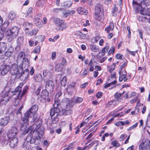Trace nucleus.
Segmentation results:
<instances>
[{
    "mask_svg": "<svg viewBox=\"0 0 150 150\" xmlns=\"http://www.w3.org/2000/svg\"><path fill=\"white\" fill-rule=\"evenodd\" d=\"M54 23L55 24L59 27V30L62 31L66 28L67 25L61 20L58 18H55L54 20Z\"/></svg>",
    "mask_w": 150,
    "mask_h": 150,
    "instance_id": "nucleus-7",
    "label": "nucleus"
},
{
    "mask_svg": "<svg viewBox=\"0 0 150 150\" xmlns=\"http://www.w3.org/2000/svg\"><path fill=\"white\" fill-rule=\"evenodd\" d=\"M18 132L17 128L15 127H12L10 129L8 132L7 136L9 139H11L13 137H16L15 136Z\"/></svg>",
    "mask_w": 150,
    "mask_h": 150,
    "instance_id": "nucleus-13",
    "label": "nucleus"
},
{
    "mask_svg": "<svg viewBox=\"0 0 150 150\" xmlns=\"http://www.w3.org/2000/svg\"><path fill=\"white\" fill-rule=\"evenodd\" d=\"M117 8L115 7H114V8H113V16H115L117 14L116 12L117 11Z\"/></svg>",
    "mask_w": 150,
    "mask_h": 150,
    "instance_id": "nucleus-64",
    "label": "nucleus"
},
{
    "mask_svg": "<svg viewBox=\"0 0 150 150\" xmlns=\"http://www.w3.org/2000/svg\"><path fill=\"white\" fill-rule=\"evenodd\" d=\"M32 26L33 24L31 23L28 22L25 23V26L26 28L25 30H28L29 29H30L32 28Z\"/></svg>",
    "mask_w": 150,
    "mask_h": 150,
    "instance_id": "nucleus-40",
    "label": "nucleus"
},
{
    "mask_svg": "<svg viewBox=\"0 0 150 150\" xmlns=\"http://www.w3.org/2000/svg\"><path fill=\"white\" fill-rule=\"evenodd\" d=\"M103 11V6L100 4H97L95 8V14L102 13Z\"/></svg>",
    "mask_w": 150,
    "mask_h": 150,
    "instance_id": "nucleus-23",
    "label": "nucleus"
},
{
    "mask_svg": "<svg viewBox=\"0 0 150 150\" xmlns=\"http://www.w3.org/2000/svg\"><path fill=\"white\" fill-rule=\"evenodd\" d=\"M128 62L127 60H125V62H124V63L121 65L120 67V70H122V71L123 70V69L126 67L127 64Z\"/></svg>",
    "mask_w": 150,
    "mask_h": 150,
    "instance_id": "nucleus-53",
    "label": "nucleus"
},
{
    "mask_svg": "<svg viewBox=\"0 0 150 150\" xmlns=\"http://www.w3.org/2000/svg\"><path fill=\"white\" fill-rule=\"evenodd\" d=\"M38 109V106L36 105H33L31 108L27 111H29L31 113V114L33 116V118L30 120V122H33L35 121L36 118L35 113Z\"/></svg>",
    "mask_w": 150,
    "mask_h": 150,
    "instance_id": "nucleus-9",
    "label": "nucleus"
},
{
    "mask_svg": "<svg viewBox=\"0 0 150 150\" xmlns=\"http://www.w3.org/2000/svg\"><path fill=\"white\" fill-rule=\"evenodd\" d=\"M10 120L9 117L7 116L1 119L0 122V125L1 126H5L9 122Z\"/></svg>",
    "mask_w": 150,
    "mask_h": 150,
    "instance_id": "nucleus-20",
    "label": "nucleus"
},
{
    "mask_svg": "<svg viewBox=\"0 0 150 150\" xmlns=\"http://www.w3.org/2000/svg\"><path fill=\"white\" fill-rule=\"evenodd\" d=\"M40 47L39 46H37L33 50V52L34 53L39 54L40 52Z\"/></svg>",
    "mask_w": 150,
    "mask_h": 150,
    "instance_id": "nucleus-45",
    "label": "nucleus"
},
{
    "mask_svg": "<svg viewBox=\"0 0 150 150\" xmlns=\"http://www.w3.org/2000/svg\"><path fill=\"white\" fill-rule=\"evenodd\" d=\"M14 93L8 91L6 93L5 96L3 97L0 101V105H3L6 104L8 101L9 98H11L13 95H14Z\"/></svg>",
    "mask_w": 150,
    "mask_h": 150,
    "instance_id": "nucleus-5",
    "label": "nucleus"
},
{
    "mask_svg": "<svg viewBox=\"0 0 150 150\" xmlns=\"http://www.w3.org/2000/svg\"><path fill=\"white\" fill-rule=\"evenodd\" d=\"M38 32V28H34L28 33L26 32V34L28 35L33 36L36 35Z\"/></svg>",
    "mask_w": 150,
    "mask_h": 150,
    "instance_id": "nucleus-29",
    "label": "nucleus"
},
{
    "mask_svg": "<svg viewBox=\"0 0 150 150\" xmlns=\"http://www.w3.org/2000/svg\"><path fill=\"white\" fill-rule=\"evenodd\" d=\"M142 3H144L145 7L149 6L150 4V2L148 0H143Z\"/></svg>",
    "mask_w": 150,
    "mask_h": 150,
    "instance_id": "nucleus-61",
    "label": "nucleus"
},
{
    "mask_svg": "<svg viewBox=\"0 0 150 150\" xmlns=\"http://www.w3.org/2000/svg\"><path fill=\"white\" fill-rule=\"evenodd\" d=\"M76 35H78L79 38L81 39H84L86 37V35L83 34L81 32L79 31H76Z\"/></svg>",
    "mask_w": 150,
    "mask_h": 150,
    "instance_id": "nucleus-39",
    "label": "nucleus"
},
{
    "mask_svg": "<svg viewBox=\"0 0 150 150\" xmlns=\"http://www.w3.org/2000/svg\"><path fill=\"white\" fill-rule=\"evenodd\" d=\"M61 112H62L63 115H67L71 114L72 111L70 109L67 108L66 109H62L61 111H60V113H61Z\"/></svg>",
    "mask_w": 150,
    "mask_h": 150,
    "instance_id": "nucleus-30",
    "label": "nucleus"
},
{
    "mask_svg": "<svg viewBox=\"0 0 150 150\" xmlns=\"http://www.w3.org/2000/svg\"><path fill=\"white\" fill-rule=\"evenodd\" d=\"M124 93V92H123L122 93H115L114 96V97L115 100H116L117 102H120L121 101L123 98L122 96Z\"/></svg>",
    "mask_w": 150,
    "mask_h": 150,
    "instance_id": "nucleus-22",
    "label": "nucleus"
},
{
    "mask_svg": "<svg viewBox=\"0 0 150 150\" xmlns=\"http://www.w3.org/2000/svg\"><path fill=\"white\" fill-rule=\"evenodd\" d=\"M61 105H64L67 106V107H71L72 105H71V101L69 100V99L67 98H65L63 99L62 101L59 104Z\"/></svg>",
    "mask_w": 150,
    "mask_h": 150,
    "instance_id": "nucleus-18",
    "label": "nucleus"
},
{
    "mask_svg": "<svg viewBox=\"0 0 150 150\" xmlns=\"http://www.w3.org/2000/svg\"><path fill=\"white\" fill-rule=\"evenodd\" d=\"M33 8L32 7H30L29 8L27 12L26 16H31L33 13Z\"/></svg>",
    "mask_w": 150,
    "mask_h": 150,
    "instance_id": "nucleus-52",
    "label": "nucleus"
},
{
    "mask_svg": "<svg viewBox=\"0 0 150 150\" xmlns=\"http://www.w3.org/2000/svg\"><path fill=\"white\" fill-rule=\"evenodd\" d=\"M142 2L143 1H141L140 3H139L135 0H133L132 2L133 6L134 9L137 11H139V10L145 8V7L144 3Z\"/></svg>",
    "mask_w": 150,
    "mask_h": 150,
    "instance_id": "nucleus-8",
    "label": "nucleus"
},
{
    "mask_svg": "<svg viewBox=\"0 0 150 150\" xmlns=\"http://www.w3.org/2000/svg\"><path fill=\"white\" fill-rule=\"evenodd\" d=\"M35 137H34L33 138H32L31 137V135L27 137V141L30 142V143L31 144L34 143L35 144L37 145L38 144V142L36 143V141H39L40 139V137L39 136L38 133L37 132L35 134Z\"/></svg>",
    "mask_w": 150,
    "mask_h": 150,
    "instance_id": "nucleus-11",
    "label": "nucleus"
},
{
    "mask_svg": "<svg viewBox=\"0 0 150 150\" xmlns=\"http://www.w3.org/2000/svg\"><path fill=\"white\" fill-rule=\"evenodd\" d=\"M83 98L81 97L74 98L71 99V105H73L75 103H80L83 101Z\"/></svg>",
    "mask_w": 150,
    "mask_h": 150,
    "instance_id": "nucleus-21",
    "label": "nucleus"
},
{
    "mask_svg": "<svg viewBox=\"0 0 150 150\" xmlns=\"http://www.w3.org/2000/svg\"><path fill=\"white\" fill-rule=\"evenodd\" d=\"M10 68L9 65L3 64L0 67V72L1 75L4 76L8 72Z\"/></svg>",
    "mask_w": 150,
    "mask_h": 150,
    "instance_id": "nucleus-14",
    "label": "nucleus"
},
{
    "mask_svg": "<svg viewBox=\"0 0 150 150\" xmlns=\"http://www.w3.org/2000/svg\"><path fill=\"white\" fill-rule=\"evenodd\" d=\"M10 141V146L12 148L16 147L18 143V139L16 137H13L11 139H9Z\"/></svg>",
    "mask_w": 150,
    "mask_h": 150,
    "instance_id": "nucleus-16",
    "label": "nucleus"
},
{
    "mask_svg": "<svg viewBox=\"0 0 150 150\" xmlns=\"http://www.w3.org/2000/svg\"><path fill=\"white\" fill-rule=\"evenodd\" d=\"M62 92L61 91H59L56 94L54 99V103L53 105V107L57 108L59 104L61 98L60 96L62 95Z\"/></svg>",
    "mask_w": 150,
    "mask_h": 150,
    "instance_id": "nucleus-15",
    "label": "nucleus"
},
{
    "mask_svg": "<svg viewBox=\"0 0 150 150\" xmlns=\"http://www.w3.org/2000/svg\"><path fill=\"white\" fill-rule=\"evenodd\" d=\"M63 8H55L54 9V11L55 13H58L60 11H62Z\"/></svg>",
    "mask_w": 150,
    "mask_h": 150,
    "instance_id": "nucleus-59",
    "label": "nucleus"
},
{
    "mask_svg": "<svg viewBox=\"0 0 150 150\" xmlns=\"http://www.w3.org/2000/svg\"><path fill=\"white\" fill-rule=\"evenodd\" d=\"M72 4V2L71 1H65L64 2V6L69 7H70L71 6Z\"/></svg>",
    "mask_w": 150,
    "mask_h": 150,
    "instance_id": "nucleus-46",
    "label": "nucleus"
},
{
    "mask_svg": "<svg viewBox=\"0 0 150 150\" xmlns=\"http://www.w3.org/2000/svg\"><path fill=\"white\" fill-rule=\"evenodd\" d=\"M46 88L50 91H52L54 88V84L53 81L51 80H48L46 82Z\"/></svg>",
    "mask_w": 150,
    "mask_h": 150,
    "instance_id": "nucleus-17",
    "label": "nucleus"
},
{
    "mask_svg": "<svg viewBox=\"0 0 150 150\" xmlns=\"http://www.w3.org/2000/svg\"><path fill=\"white\" fill-rule=\"evenodd\" d=\"M41 21V20L38 18H35L34 20L35 23L39 27H42V25L39 24V23Z\"/></svg>",
    "mask_w": 150,
    "mask_h": 150,
    "instance_id": "nucleus-41",
    "label": "nucleus"
},
{
    "mask_svg": "<svg viewBox=\"0 0 150 150\" xmlns=\"http://www.w3.org/2000/svg\"><path fill=\"white\" fill-rule=\"evenodd\" d=\"M23 86L22 83H20L19 86L15 88L14 91L12 92V93H15L13 96H16V97L14 98L13 101L14 104L15 106L18 105L22 98V95H20V94L21 92V88Z\"/></svg>",
    "mask_w": 150,
    "mask_h": 150,
    "instance_id": "nucleus-3",
    "label": "nucleus"
},
{
    "mask_svg": "<svg viewBox=\"0 0 150 150\" xmlns=\"http://www.w3.org/2000/svg\"><path fill=\"white\" fill-rule=\"evenodd\" d=\"M60 112V110L57 108H54L50 110V114L51 118L52 119V123H56L59 120L58 117Z\"/></svg>",
    "mask_w": 150,
    "mask_h": 150,
    "instance_id": "nucleus-4",
    "label": "nucleus"
},
{
    "mask_svg": "<svg viewBox=\"0 0 150 150\" xmlns=\"http://www.w3.org/2000/svg\"><path fill=\"white\" fill-rule=\"evenodd\" d=\"M109 49V47L108 46H106L103 48L99 52L98 54V55H100V57H102L103 56L106 52H107Z\"/></svg>",
    "mask_w": 150,
    "mask_h": 150,
    "instance_id": "nucleus-25",
    "label": "nucleus"
},
{
    "mask_svg": "<svg viewBox=\"0 0 150 150\" xmlns=\"http://www.w3.org/2000/svg\"><path fill=\"white\" fill-rule=\"evenodd\" d=\"M5 30L1 28L0 30V41H1L4 36Z\"/></svg>",
    "mask_w": 150,
    "mask_h": 150,
    "instance_id": "nucleus-49",
    "label": "nucleus"
},
{
    "mask_svg": "<svg viewBox=\"0 0 150 150\" xmlns=\"http://www.w3.org/2000/svg\"><path fill=\"white\" fill-rule=\"evenodd\" d=\"M77 11L79 14L82 15H86L88 13L87 11L85 8L81 7L77 8Z\"/></svg>",
    "mask_w": 150,
    "mask_h": 150,
    "instance_id": "nucleus-24",
    "label": "nucleus"
},
{
    "mask_svg": "<svg viewBox=\"0 0 150 150\" xmlns=\"http://www.w3.org/2000/svg\"><path fill=\"white\" fill-rule=\"evenodd\" d=\"M25 54L23 52H21L18 54L17 58V61L18 62L21 60L22 59V65L23 66L24 64L27 65H29L30 63L29 61L27 58L25 57Z\"/></svg>",
    "mask_w": 150,
    "mask_h": 150,
    "instance_id": "nucleus-6",
    "label": "nucleus"
},
{
    "mask_svg": "<svg viewBox=\"0 0 150 150\" xmlns=\"http://www.w3.org/2000/svg\"><path fill=\"white\" fill-rule=\"evenodd\" d=\"M146 125H150V112L148 116L146 122Z\"/></svg>",
    "mask_w": 150,
    "mask_h": 150,
    "instance_id": "nucleus-60",
    "label": "nucleus"
},
{
    "mask_svg": "<svg viewBox=\"0 0 150 150\" xmlns=\"http://www.w3.org/2000/svg\"><path fill=\"white\" fill-rule=\"evenodd\" d=\"M115 51V47L112 46L110 48V50L108 54V55H110L111 54H113L114 52Z\"/></svg>",
    "mask_w": 150,
    "mask_h": 150,
    "instance_id": "nucleus-50",
    "label": "nucleus"
},
{
    "mask_svg": "<svg viewBox=\"0 0 150 150\" xmlns=\"http://www.w3.org/2000/svg\"><path fill=\"white\" fill-rule=\"evenodd\" d=\"M114 27V24L113 23H110L109 25L106 27L105 28V31H107V33H110V30L112 31L113 30Z\"/></svg>",
    "mask_w": 150,
    "mask_h": 150,
    "instance_id": "nucleus-31",
    "label": "nucleus"
},
{
    "mask_svg": "<svg viewBox=\"0 0 150 150\" xmlns=\"http://www.w3.org/2000/svg\"><path fill=\"white\" fill-rule=\"evenodd\" d=\"M138 11H140V13L144 15H150V11L149 9H145V8H144L139 10Z\"/></svg>",
    "mask_w": 150,
    "mask_h": 150,
    "instance_id": "nucleus-28",
    "label": "nucleus"
},
{
    "mask_svg": "<svg viewBox=\"0 0 150 150\" xmlns=\"http://www.w3.org/2000/svg\"><path fill=\"white\" fill-rule=\"evenodd\" d=\"M102 15V13L95 14V18L98 20H100L101 19V16Z\"/></svg>",
    "mask_w": 150,
    "mask_h": 150,
    "instance_id": "nucleus-48",
    "label": "nucleus"
},
{
    "mask_svg": "<svg viewBox=\"0 0 150 150\" xmlns=\"http://www.w3.org/2000/svg\"><path fill=\"white\" fill-rule=\"evenodd\" d=\"M98 143L99 142L98 140H95L93 141L91 143L89 144V145H91V146H92L95 144H97L96 146H98Z\"/></svg>",
    "mask_w": 150,
    "mask_h": 150,
    "instance_id": "nucleus-57",
    "label": "nucleus"
},
{
    "mask_svg": "<svg viewBox=\"0 0 150 150\" xmlns=\"http://www.w3.org/2000/svg\"><path fill=\"white\" fill-rule=\"evenodd\" d=\"M90 49L93 52H97L100 50V48L98 46L95 45L90 46Z\"/></svg>",
    "mask_w": 150,
    "mask_h": 150,
    "instance_id": "nucleus-34",
    "label": "nucleus"
},
{
    "mask_svg": "<svg viewBox=\"0 0 150 150\" xmlns=\"http://www.w3.org/2000/svg\"><path fill=\"white\" fill-rule=\"evenodd\" d=\"M32 118L33 116L31 114L30 112L29 111H27L22 117L21 120L24 123L28 124L30 119H31L32 120Z\"/></svg>",
    "mask_w": 150,
    "mask_h": 150,
    "instance_id": "nucleus-10",
    "label": "nucleus"
},
{
    "mask_svg": "<svg viewBox=\"0 0 150 150\" xmlns=\"http://www.w3.org/2000/svg\"><path fill=\"white\" fill-rule=\"evenodd\" d=\"M16 14L13 12H10L8 16V19L11 21L13 20L16 17Z\"/></svg>",
    "mask_w": 150,
    "mask_h": 150,
    "instance_id": "nucleus-36",
    "label": "nucleus"
},
{
    "mask_svg": "<svg viewBox=\"0 0 150 150\" xmlns=\"http://www.w3.org/2000/svg\"><path fill=\"white\" fill-rule=\"evenodd\" d=\"M117 83V81L116 80H114V81H113V82L110 83H108L106 84H105L104 86V87L105 88H107L110 87V86L111 85H114L116 84Z\"/></svg>",
    "mask_w": 150,
    "mask_h": 150,
    "instance_id": "nucleus-51",
    "label": "nucleus"
},
{
    "mask_svg": "<svg viewBox=\"0 0 150 150\" xmlns=\"http://www.w3.org/2000/svg\"><path fill=\"white\" fill-rule=\"evenodd\" d=\"M127 137V135L125 134H122L120 137V141H122L124 140Z\"/></svg>",
    "mask_w": 150,
    "mask_h": 150,
    "instance_id": "nucleus-63",
    "label": "nucleus"
},
{
    "mask_svg": "<svg viewBox=\"0 0 150 150\" xmlns=\"http://www.w3.org/2000/svg\"><path fill=\"white\" fill-rule=\"evenodd\" d=\"M107 67L109 68L108 71L109 72L111 73L114 70H115V63H113L111 67H110L109 66H108Z\"/></svg>",
    "mask_w": 150,
    "mask_h": 150,
    "instance_id": "nucleus-38",
    "label": "nucleus"
},
{
    "mask_svg": "<svg viewBox=\"0 0 150 150\" xmlns=\"http://www.w3.org/2000/svg\"><path fill=\"white\" fill-rule=\"evenodd\" d=\"M10 69V73L11 75H16V77L20 78L21 76H24L25 78L27 77L29 74V71L27 69H25L23 72V69L22 67L18 66L16 64H13Z\"/></svg>",
    "mask_w": 150,
    "mask_h": 150,
    "instance_id": "nucleus-1",
    "label": "nucleus"
},
{
    "mask_svg": "<svg viewBox=\"0 0 150 150\" xmlns=\"http://www.w3.org/2000/svg\"><path fill=\"white\" fill-rule=\"evenodd\" d=\"M42 122L41 120L39 119L29 128H27L26 125H23L21 128V130L23 132V134L25 135L26 133L30 132V134H32L35 131H37L40 127Z\"/></svg>",
    "mask_w": 150,
    "mask_h": 150,
    "instance_id": "nucleus-2",
    "label": "nucleus"
},
{
    "mask_svg": "<svg viewBox=\"0 0 150 150\" xmlns=\"http://www.w3.org/2000/svg\"><path fill=\"white\" fill-rule=\"evenodd\" d=\"M13 51V48L12 47H9L5 53V56L7 57L10 56L12 54Z\"/></svg>",
    "mask_w": 150,
    "mask_h": 150,
    "instance_id": "nucleus-32",
    "label": "nucleus"
},
{
    "mask_svg": "<svg viewBox=\"0 0 150 150\" xmlns=\"http://www.w3.org/2000/svg\"><path fill=\"white\" fill-rule=\"evenodd\" d=\"M5 35L7 36L10 37L11 38V39H14V36H13V33L12 32L11 29H8L5 32Z\"/></svg>",
    "mask_w": 150,
    "mask_h": 150,
    "instance_id": "nucleus-35",
    "label": "nucleus"
},
{
    "mask_svg": "<svg viewBox=\"0 0 150 150\" xmlns=\"http://www.w3.org/2000/svg\"><path fill=\"white\" fill-rule=\"evenodd\" d=\"M9 24V23L8 22H5L2 25V28H3V29L5 30V29L7 28Z\"/></svg>",
    "mask_w": 150,
    "mask_h": 150,
    "instance_id": "nucleus-55",
    "label": "nucleus"
},
{
    "mask_svg": "<svg viewBox=\"0 0 150 150\" xmlns=\"http://www.w3.org/2000/svg\"><path fill=\"white\" fill-rule=\"evenodd\" d=\"M6 47V44L4 42H0V54L4 52Z\"/></svg>",
    "mask_w": 150,
    "mask_h": 150,
    "instance_id": "nucleus-33",
    "label": "nucleus"
},
{
    "mask_svg": "<svg viewBox=\"0 0 150 150\" xmlns=\"http://www.w3.org/2000/svg\"><path fill=\"white\" fill-rule=\"evenodd\" d=\"M100 39V37L98 36H97L93 37L92 38V42L93 43H97Z\"/></svg>",
    "mask_w": 150,
    "mask_h": 150,
    "instance_id": "nucleus-44",
    "label": "nucleus"
},
{
    "mask_svg": "<svg viewBox=\"0 0 150 150\" xmlns=\"http://www.w3.org/2000/svg\"><path fill=\"white\" fill-rule=\"evenodd\" d=\"M11 29L12 33L14 36V38H16L17 37L19 31V29L16 26L13 27Z\"/></svg>",
    "mask_w": 150,
    "mask_h": 150,
    "instance_id": "nucleus-27",
    "label": "nucleus"
},
{
    "mask_svg": "<svg viewBox=\"0 0 150 150\" xmlns=\"http://www.w3.org/2000/svg\"><path fill=\"white\" fill-rule=\"evenodd\" d=\"M61 64H57L55 66V70L56 71H60L62 70V67H60Z\"/></svg>",
    "mask_w": 150,
    "mask_h": 150,
    "instance_id": "nucleus-54",
    "label": "nucleus"
},
{
    "mask_svg": "<svg viewBox=\"0 0 150 150\" xmlns=\"http://www.w3.org/2000/svg\"><path fill=\"white\" fill-rule=\"evenodd\" d=\"M113 105L112 100H111L109 102L107 103L105 105V106L107 108L109 107L110 106Z\"/></svg>",
    "mask_w": 150,
    "mask_h": 150,
    "instance_id": "nucleus-62",
    "label": "nucleus"
},
{
    "mask_svg": "<svg viewBox=\"0 0 150 150\" xmlns=\"http://www.w3.org/2000/svg\"><path fill=\"white\" fill-rule=\"evenodd\" d=\"M138 124L137 123H135V124L134 125H132L128 129V131H131L132 129L135 128H136Z\"/></svg>",
    "mask_w": 150,
    "mask_h": 150,
    "instance_id": "nucleus-58",
    "label": "nucleus"
},
{
    "mask_svg": "<svg viewBox=\"0 0 150 150\" xmlns=\"http://www.w3.org/2000/svg\"><path fill=\"white\" fill-rule=\"evenodd\" d=\"M34 79L36 82H40L42 80V76L41 74H39L34 77Z\"/></svg>",
    "mask_w": 150,
    "mask_h": 150,
    "instance_id": "nucleus-37",
    "label": "nucleus"
},
{
    "mask_svg": "<svg viewBox=\"0 0 150 150\" xmlns=\"http://www.w3.org/2000/svg\"><path fill=\"white\" fill-rule=\"evenodd\" d=\"M125 125V123L123 121H119L115 123V125L117 126L118 127L121 125L123 126Z\"/></svg>",
    "mask_w": 150,
    "mask_h": 150,
    "instance_id": "nucleus-56",
    "label": "nucleus"
},
{
    "mask_svg": "<svg viewBox=\"0 0 150 150\" xmlns=\"http://www.w3.org/2000/svg\"><path fill=\"white\" fill-rule=\"evenodd\" d=\"M48 95V92L46 90H44L42 91L39 98H42V99H46Z\"/></svg>",
    "mask_w": 150,
    "mask_h": 150,
    "instance_id": "nucleus-26",
    "label": "nucleus"
},
{
    "mask_svg": "<svg viewBox=\"0 0 150 150\" xmlns=\"http://www.w3.org/2000/svg\"><path fill=\"white\" fill-rule=\"evenodd\" d=\"M119 74V81L120 82H125L127 81L128 79L127 78V72L125 69H123L122 71V70H120Z\"/></svg>",
    "mask_w": 150,
    "mask_h": 150,
    "instance_id": "nucleus-12",
    "label": "nucleus"
},
{
    "mask_svg": "<svg viewBox=\"0 0 150 150\" xmlns=\"http://www.w3.org/2000/svg\"><path fill=\"white\" fill-rule=\"evenodd\" d=\"M67 82V78L65 76H64L61 81V83L62 86H65Z\"/></svg>",
    "mask_w": 150,
    "mask_h": 150,
    "instance_id": "nucleus-43",
    "label": "nucleus"
},
{
    "mask_svg": "<svg viewBox=\"0 0 150 150\" xmlns=\"http://www.w3.org/2000/svg\"><path fill=\"white\" fill-rule=\"evenodd\" d=\"M28 89V86L27 85H26L23 88V91L22 93L21 94V93L20 94V95H22V97L27 93V90Z\"/></svg>",
    "mask_w": 150,
    "mask_h": 150,
    "instance_id": "nucleus-42",
    "label": "nucleus"
},
{
    "mask_svg": "<svg viewBox=\"0 0 150 150\" xmlns=\"http://www.w3.org/2000/svg\"><path fill=\"white\" fill-rule=\"evenodd\" d=\"M140 150H150L149 146L147 142H142L139 145Z\"/></svg>",
    "mask_w": 150,
    "mask_h": 150,
    "instance_id": "nucleus-19",
    "label": "nucleus"
},
{
    "mask_svg": "<svg viewBox=\"0 0 150 150\" xmlns=\"http://www.w3.org/2000/svg\"><path fill=\"white\" fill-rule=\"evenodd\" d=\"M111 144L113 146L115 147H118L120 146V144L115 140L112 141Z\"/></svg>",
    "mask_w": 150,
    "mask_h": 150,
    "instance_id": "nucleus-47",
    "label": "nucleus"
}]
</instances>
